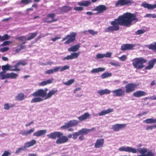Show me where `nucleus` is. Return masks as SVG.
<instances>
[{"label":"nucleus","instance_id":"f257e3e1","mask_svg":"<svg viewBox=\"0 0 156 156\" xmlns=\"http://www.w3.org/2000/svg\"><path fill=\"white\" fill-rule=\"evenodd\" d=\"M138 21V18L135 13L126 12L111 21V26L106 28L104 31L105 32L116 31L119 30V26L129 27L133 22H136Z\"/></svg>","mask_w":156,"mask_h":156},{"label":"nucleus","instance_id":"f03ea898","mask_svg":"<svg viewBox=\"0 0 156 156\" xmlns=\"http://www.w3.org/2000/svg\"><path fill=\"white\" fill-rule=\"evenodd\" d=\"M48 89L45 88L44 89H39L32 94V95L34 98L31 101V103L40 102L43 101L41 98H44V99L46 100L50 98L51 96L56 94L58 90H50L47 94V92Z\"/></svg>","mask_w":156,"mask_h":156},{"label":"nucleus","instance_id":"7ed1b4c3","mask_svg":"<svg viewBox=\"0 0 156 156\" xmlns=\"http://www.w3.org/2000/svg\"><path fill=\"white\" fill-rule=\"evenodd\" d=\"M72 136V134H69L67 136H64L63 133L56 131L47 135V136L50 139H55L56 138H58V139L55 142L57 144H61L67 142L69 140V138H71Z\"/></svg>","mask_w":156,"mask_h":156},{"label":"nucleus","instance_id":"20e7f679","mask_svg":"<svg viewBox=\"0 0 156 156\" xmlns=\"http://www.w3.org/2000/svg\"><path fill=\"white\" fill-rule=\"evenodd\" d=\"M133 65L137 69H141L144 67V64L147 62V60L143 57L137 58L133 61Z\"/></svg>","mask_w":156,"mask_h":156},{"label":"nucleus","instance_id":"39448f33","mask_svg":"<svg viewBox=\"0 0 156 156\" xmlns=\"http://www.w3.org/2000/svg\"><path fill=\"white\" fill-rule=\"evenodd\" d=\"M76 35V33L72 32L70 33L69 34L67 35L63 38L62 41H64L67 40L64 43L66 44H69L71 42H73L75 41Z\"/></svg>","mask_w":156,"mask_h":156},{"label":"nucleus","instance_id":"423d86ee","mask_svg":"<svg viewBox=\"0 0 156 156\" xmlns=\"http://www.w3.org/2000/svg\"><path fill=\"white\" fill-rule=\"evenodd\" d=\"M6 72L3 71L0 72V78L2 80L7 78L16 79L18 76V74L13 73L5 74Z\"/></svg>","mask_w":156,"mask_h":156},{"label":"nucleus","instance_id":"0eeeda50","mask_svg":"<svg viewBox=\"0 0 156 156\" xmlns=\"http://www.w3.org/2000/svg\"><path fill=\"white\" fill-rule=\"evenodd\" d=\"M138 84L134 83H130L126 84L125 86V92L129 93L135 91Z\"/></svg>","mask_w":156,"mask_h":156},{"label":"nucleus","instance_id":"6e6552de","mask_svg":"<svg viewBox=\"0 0 156 156\" xmlns=\"http://www.w3.org/2000/svg\"><path fill=\"white\" fill-rule=\"evenodd\" d=\"M133 2L128 0H118L115 3L116 7L122 6L124 5H130Z\"/></svg>","mask_w":156,"mask_h":156},{"label":"nucleus","instance_id":"1a4fd4ad","mask_svg":"<svg viewBox=\"0 0 156 156\" xmlns=\"http://www.w3.org/2000/svg\"><path fill=\"white\" fill-rule=\"evenodd\" d=\"M78 123V122L76 120H70L66 123L65 125L61 126V128L63 129H66L72 126L77 125Z\"/></svg>","mask_w":156,"mask_h":156},{"label":"nucleus","instance_id":"9d476101","mask_svg":"<svg viewBox=\"0 0 156 156\" xmlns=\"http://www.w3.org/2000/svg\"><path fill=\"white\" fill-rule=\"evenodd\" d=\"M114 96L121 97L124 95L125 91L122 88H119L112 91Z\"/></svg>","mask_w":156,"mask_h":156},{"label":"nucleus","instance_id":"9b49d317","mask_svg":"<svg viewBox=\"0 0 156 156\" xmlns=\"http://www.w3.org/2000/svg\"><path fill=\"white\" fill-rule=\"evenodd\" d=\"M126 124H116L112 126V129L115 131H118L124 128L126 126Z\"/></svg>","mask_w":156,"mask_h":156},{"label":"nucleus","instance_id":"f8f14e48","mask_svg":"<svg viewBox=\"0 0 156 156\" xmlns=\"http://www.w3.org/2000/svg\"><path fill=\"white\" fill-rule=\"evenodd\" d=\"M107 9L106 6L104 5H100L98 6H97L93 10L94 11H98L97 13L96 14L99 13H102L105 11H106Z\"/></svg>","mask_w":156,"mask_h":156},{"label":"nucleus","instance_id":"ddd939ff","mask_svg":"<svg viewBox=\"0 0 156 156\" xmlns=\"http://www.w3.org/2000/svg\"><path fill=\"white\" fill-rule=\"evenodd\" d=\"M72 7L65 5L59 8L60 10L58 12L59 14H62L64 13H67L72 9Z\"/></svg>","mask_w":156,"mask_h":156},{"label":"nucleus","instance_id":"4468645a","mask_svg":"<svg viewBox=\"0 0 156 156\" xmlns=\"http://www.w3.org/2000/svg\"><path fill=\"white\" fill-rule=\"evenodd\" d=\"M104 143V139H98L94 144V147L96 148H101L103 146Z\"/></svg>","mask_w":156,"mask_h":156},{"label":"nucleus","instance_id":"2eb2a0df","mask_svg":"<svg viewBox=\"0 0 156 156\" xmlns=\"http://www.w3.org/2000/svg\"><path fill=\"white\" fill-rule=\"evenodd\" d=\"M141 6L149 10H152L156 8V4L154 5H151L147 3L146 2H144L142 3Z\"/></svg>","mask_w":156,"mask_h":156},{"label":"nucleus","instance_id":"dca6fc26","mask_svg":"<svg viewBox=\"0 0 156 156\" xmlns=\"http://www.w3.org/2000/svg\"><path fill=\"white\" fill-rule=\"evenodd\" d=\"M134 45L131 44H122L121 47V49L123 51L132 49Z\"/></svg>","mask_w":156,"mask_h":156},{"label":"nucleus","instance_id":"f3484780","mask_svg":"<svg viewBox=\"0 0 156 156\" xmlns=\"http://www.w3.org/2000/svg\"><path fill=\"white\" fill-rule=\"evenodd\" d=\"M80 53V52H79L78 53L75 52L72 53L71 54V55H68L67 56L64 58H63V60H68L69 59H72L74 58H77L78 57V56Z\"/></svg>","mask_w":156,"mask_h":156},{"label":"nucleus","instance_id":"a211bd4d","mask_svg":"<svg viewBox=\"0 0 156 156\" xmlns=\"http://www.w3.org/2000/svg\"><path fill=\"white\" fill-rule=\"evenodd\" d=\"M147 94V93L144 91L138 90L134 92L133 95L135 97L139 98L145 96Z\"/></svg>","mask_w":156,"mask_h":156},{"label":"nucleus","instance_id":"6ab92c4d","mask_svg":"<svg viewBox=\"0 0 156 156\" xmlns=\"http://www.w3.org/2000/svg\"><path fill=\"white\" fill-rule=\"evenodd\" d=\"M156 62V58H154L150 60L148 62V65L145 67V69L146 70H149L152 68Z\"/></svg>","mask_w":156,"mask_h":156},{"label":"nucleus","instance_id":"aec40b11","mask_svg":"<svg viewBox=\"0 0 156 156\" xmlns=\"http://www.w3.org/2000/svg\"><path fill=\"white\" fill-rule=\"evenodd\" d=\"M34 131V128H32L29 130H23L20 132V134L23 136H27L31 134Z\"/></svg>","mask_w":156,"mask_h":156},{"label":"nucleus","instance_id":"412c9836","mask_svg":"<svg viewBox=\"0 0 156 156\" xmlns=\"http://www.w3.org/2000/svg\"><path fill=\"white\" fill-rule=\"evenodd\" d=\"M47 132V130L45 129L40 130L35 132L33 135L34 136L39 137L44 135Z\"/></svg>","mask_w":156,"mask_h":156},{"label":"nucleus","instance_id":"4be33fe9","mask_svg":"<svg viewBox=\"0 0 156 156\" xmlns=\"http://www.w3.org/2000/svg\"><path fill=\"white\" fill-rule=\"evenodd\" d=\"M90 116V114L88 112L85 113L83 115H82L78 117L79 120L82 122L85 120L89 118Z\"/></svg>","mask_w":156,"mask_h":156},{"label":"nucleus","instance_id":"5701e85b","mask_svg":"<svg viewBox=\"0 0 156 156\" xmlns=\"http://www.w3.org/2000/svg\"><path fill=\"white\" fill-rule=\"evenodd\" d=\"M77 4L80 6L87 7L91 5V2L88 0L82 1L81 2H78Z\"/></svg>","mask_w":156,"mask_h":156},{"label":"nucleus","instance_id":"b1692460","mask_svg":"<svg viewBox=\"0 0 156 156\" xmlns=\"http://www.w3.org/2000/svg\"><path fill=\"white\" fill-rule=\"evenodd\" d=\"M55 16V13H50L48 14L47 16V19H48V18H50L52 19V20H47L45 21V22L50 23L57 21L58 20V19L54 18Z\"/></svg>","mask_w":156,"mask_h":156},{"label":"nucleus","instance_id":"393cba45","mask_svg":"<svg viewBox=\"0 0 156 156\" xmlns=\"http://www.w3.org/2000/svg\"><path fill=\"white\" fill-rule=\"evenodd\" d=\"M80 47V44H77L71 46L68 49V51L69 52H75L77 51Z\"/></svg>","mask_w":156,"mask_h":156},{"label":"nucleus","instance_id":"a878e982","mask_svg":"<svg viewBox=\"0 0 156 156\" xmlns=\"http://www.w3.org/2000/svg\"><path fill=\"white\" fill-rule=\"evenodd\" d=\"M113 110L112 108L108 109L106 110H104L100 112L99 113V116H103L106 114L109 113L113 112Z\"/></svg>","mask_w":156,"mask_h":156},{"label":"nucleus","instance_id":"bb28decb","mask_svg":"<svg viewBox=\"0 0 156 156\" xmlns=\"http://www.w3.org/2000/svg\"><path fill=\"white\" fill-rule=\"evenodd\" d=\"M10 66H9V64H7L5 65H3L2 66V69L3 71L6 72L5 70L8 71H17L19 70V69H10Z\"/></svg>","mask_w":156,"mask_h":156},{"label":"nucleus","instance_id":"cd10ccee","mask_svg":"<svg viewBox=\"0 0 156 156\" xmlns=\"http://www.w3.org/2000/svg\"><path fill=\"white\" fill-rule=\"evenodd\" d=\"M36 143V141L35 140H33L30 141L28 142L25 143L24 144V146L26 148L33 146Z\"/></svg>","mask_w":156,"mask_h":156},{"label":"nucleus","instance_id":"c85d7f7f","mask_svg":"<svg viewBox=\"0 0 156 156\" xmlns=\"http://www.w3.org/2000/svg\"><path fill=\"white\" fill-rule=\"evenodd\" d=\"M60 67L56 66L53 69H49L46 71L45 72L46 74H51L54 73L58 72L60 69Z\"/></svg>","mask_w":156,"mask_h":156},{"label":"nucleus","instance_id":"c756f323","mask_svg":"<svg viewBox=\"0 0 156 156\" xmlns=\"http://www.w3.org/2000/svg\"><path fill=\"white\" fill-rule=\"evenodd\" d=\"M91 130L90 129H87L85 128H82L81 130L78 131L80 135H83L84 134H87L89 132H90Z\"/></svg>","mask_w":156,"mask_h":156},{"label":"nucleus","instance_id":"7c9ffc66","mask_svg":"<svg viewBox=\"0 0 156 156\" xmlns=\"http://www.w3.org/2000/svg\"><path fill=\"white\" fill-rule=\"evenodd\" d=\"M27 64V60H20L15 65V67H19L20 65L25 66Z\"/></svg>","mask_w":156,"mask_h":156},{"label":"nucleus","instance_id":"2f4dec72","mask_svg":"<svg viewBox=\"0 0 156 156\" xmlns=\"http://www.w3.org/2000/svg\"><path fill=\"white\" fill-rule=\"evenodd\" d=\"M110 92L111 91L107 89L98 91V93L100 95H102L105 94H109Z\"/></svg>","mask_w":156,"mask_h":156},{"label":"nucleus","instance_id":"473e14b6","mask_svg":"<svg viewBox=\"0 0 156 156\" xmlns=\"http://www.w3.org/2000/svg\"><path fill=\"white\" fill-rule=\"evenodd\" d=\"M147 47L149 49L156 52V42L148 45Z\"/></svg>","mask_w":156,"mask_h":156},{"label":"nucleus","instance_id":"72a5a7b5","mask_svg":"<svg viewBox=\"0 0 156 156\" xmlns=\"http://www.w3.org/2000/svg\"><path fill=\"white\" fill-rule=\"evenodd\" d=\"M105 70V68H104L99 67L96 69H94L91 71L92 73H98L100 72H102Z\"/></svg>","mask_w":156,"mask_h":156},{"label":"nucleus","instance_id":"f704fd0d","mask_svg":"<svg viewBox=\"0 0 156 156\" xmlns=\"http://www.w3.org/2000/svg\"><path fill=\"white\" fill-rule=\"evenodd\" d=\"M37 34L38 32H37L29 34V35H30V36L27 38L26 41H29L33 39L37 35Z\"/></svg>","mask_w":156,"mask_h":156},{"label":"nucleus","instance_id":"c9c22d12","mask_svg":"<svg viewBox=\"0 0 156 156\" xmlns=\"http://www.w3.org/2000/svg\"><path fill=\"white\" fill-rule=\"evenodd\" d=\"M52 83V80H48L46 81H44L40 83L39 85L40 86H44L48 84H49Z\"/></svg>","mask_w":156,"mask_h":156},{"label":"nucleus","instance_id":"e433bc0d","mask_svg":"<svg viewBox=\"0 0 156 156\" xmlns=\"http://www.w3.org/2000/svg\"><path fill=\"white\" fill-rule=\"evenodd\" d=\"M24 98V95L23 93H19L16 97V99L18 100L22 101Z\"/></svg>","mask_w":156,"mask_h":156},{"label":"nucleus","instance_id":"4c0bfd02","mask_svg":"<svg viewBox=\"0 0 156 156\" xmlns=\"http://www.w3.org/2000/svg\"><path fill=\"white\" fill-rule=\"evenodd\" d=\"M10 36L7 34H4L3 36L0 35V41H1L8 39Z\"/></svg>","mask_w":156,"mask_h":156},{"label":"nucleus","instance_id":"58836bf2","mask_svg":"<svg viewBox=\"0 0 156 156\" xmlns=\"http://www.w3.org/2000/svg\"><path fill=\"white\" fill-rule=\"evenodd\" d=\"M111 76L112 74L111 73H108V72H105L103 73L101 75V77L102 79H105L108 77Z\"/></svg>","mask_w":156,"mask_h":156},{"label":"nucleus","instance_id":"ea45409f","mask_svg":"<svg viewBox=\"0 0 156 156\" xmlns=\"http://www.w3.org/2000/svg\"><path fill=\"white\" fill-rule=\"evenodd\" d=\"M15 106L14 104L9 105V104L5 103L4 105V108L5 110H8L9 108L13 107Z\"/></svg>","mask_w":156,"mask_h":156},{"label":"nucleus","instance_id":"a19ab883","mask_svg":"<svg viewBox=\"0 0 156 156\" xmlns=\"http://www.w3.org/2000/svg\"><path fill=\"white\" fill-rule=\"evenodd\" d=\"M75 81L74 79H72L69 80L67 82H64L63 83L64 85L66 86H69L71 85Z\"/></svg>","mask_w":156,"mask_h":156},{"label":"nucleus","instance_id":"79ce46f5","mask_svg":"<svg viewBox=\"0 0 156 156\" xmlns=\"http://www.w3.org/2000/svg\"><path fill=\"white\" fill-rule=\"evenodd\" d=\"M154 119L152 118L147 119L144 121L147 124L154 123Z\"/></svg>","mask_w":156,"mask_h":156},{"label":"nucleus","instance_id":"37998d69","mask_svg":"<svg viewBox=\"0 0 156 156\" xmlns=\"http://www.w3.org/2000/svg\"><path fill=\"white\" fill-rule=\"evenodd\" d=\"M32 2V0H21V3L25 5L28 4Z\"/></svg>","mask_w":156,"mask_h":156},{"label":"nucleus","instance_id":"c03bdc74","mask_svg":"<svg viewBox=\"0 0 156 156\" xmlns=\"http://www.w3.org/2000/svg\"><path fill=\"white\" fill-rule=\"evenodd\" d=\"M16 39L20 41H23L26 40L27 39L26 37L25 36H20L16 38Z\"/></svg>","mask_w":156,"mask_h":156},{"label":"nucleus","instance_id":"a18cd8bd","mask_svg":"<svg viewBox=\"0 0 156 156\" xmlns=\"http://www.w3.org/2000/svg\"><path fill=\"white\" fill-rule=\"evenodd\" d=\"M145 30H139L135 32L136 35H140L144 33Z\"/></svg>","mask_w":156,"mask_h":156},{"label":"nucleus","instance_id":"49530a36","mask_svg":"<svg viewBox=\"0 0 156 156\" xmlns=\"http://www.w3.org/2000/svg\"><path fill=\"white\" fill-rule=\"evenodd\" d=\"M25 147H21L18 149L16 151L15 153L16 154H18L23 151H24L26 149Z\"/></svg>","mask_w":156,"mask_h":156},{"label":"nucleus","instance_id":"de8ad7c7","mask_svg":"<svg viewBox=\"0 0 156 156\" xmlns=\"http://www.w3.org/2000/svg\"><path fill=\"white\" fill-rule=\"evenodd\" d=\"M70 67L69 66L66 65L65 66L62 67H61L59 69H60V71L61 72H62L64 70H66L67 69H68Z\"/></svg>","mask_w":156,"mask_h":156},{"label":"nucleus","instance_id":"09e8293b","mask_svg":"<svg viewBox=\"0 0 156 156\" xmlns=\"http://www.w3.org/2000/svg\"><path fill=\"white\" fill-rule=\"evenodd\" d=\"M79 135H80V134L78 132L73 133V139L74 140L76 139Z\"/></svg>","mask_w":156,"mask_h":156},{"label":"nucleus","instance_id":"8fccbe9b","mask_svg":"<svg viewBox=\"0 0 156 156\" xmlns=\"http://www.w3.org/2000/svg\"><path fill=\"white\" fill-rule=\"evenodd\" d=\"M11 154V153L8 151H5L1 156H8Z\"/></svg>","mask_w":156,"mask_h":156},{"label":"nucleus","instance_id":"3c124183","mask_svg":"<svg viewBox=\"0 0 156 156\" xmlns=\"http://www.w3.org/2000/svg\"><path fill=\"white\" fill-rule=\"evenodd\" d=\"M88 32L93 35H94L98 33L97 31H95L92 30H89L88 31Z\"/></svg>","mask_w":156,"mask_h":156},{"label":"nucleus","instance_id":"603ef678","mask_svg":"<svg viewBox=\"0 0 156 156\" xmlns=\"http://www.w3.org/2000/svg\"><path fill=\"white\" fill-rule=\"evenodd\" d=\"M83 7H74V9L76 11H81L83 10Z\"/></svg>","mask_w":156,"mask_h":156},{"label":"nucleus","instance_id":"864d4df0","mask_svg":"<svg viewBox=\"0 0 156 156\" xmlns=\"http://www.w3.org/2000/svg\"><path fill=\"white\" fill-rule=\"evenodd\" d=\"M9 49V47H5L0 49V51L2 52H4L8 51Z\"/></svg>","mask_w":156,"mask_h":156},{"label":"nucleus","instance_id":"5fc2aeb1","mask_svg":"<svg viewBox=\"0 0 156 156\" xmlns=\"http://www.w3.org/2000/svg\"><path fill=\"white\" fill-rule=\"evenodd\" d=\"M119 58L121 61H124L126 59L127 57L126 55H122L121 57H119Z\"/></svg>","mask_w":156,"mask_h":156},{"label":"nucleus","instance_id":"6e6d98bb","mask_svg":"<svg viewBox=\"0 0 156 156\" xmlns=\"http://www.w3.org/2000/svg\"><path fill=\"white\" fill-rule=\"evenodd\" d=\"M112 53L110 52H108L105 54H104V57L106 58H110L111 56Z\"/></svg>","mask_w":156,"mask_h":156},{"label":"nucleus","instance_id":"4d7b16f0","mask_svg":"<svg viewBox=\"0 0 156 156\" xmlns=\"http://www.w3.org/2000/svg\"><path fill=\"white\" fill-rule=\"evenodd\" d=\"M110 64L112 65L115 66H120V64L119 62L114 63L113 62H110Z\"/></svg>","mask_w":156,"mask_h":156},{"label":"nucleus","instance_id":"13d9d810","mask_svg":"<svg viewBox=\"0 0 156 156\" xmlns=\"http://www.w3.org/2000/svg\"><path fill=\"white\" fill-rule=\"evenodd\" d=\"M96 57L98 58H100L104 57V54H98L97 55Z\"/></svg>","mask_w":156,"mask_h":156},{"label":"nucleus","instance_id":"bf43d9fd","mask_svg":"<svg viewBox=\"0 0 156 156\" xmlns=\"http://www.w3.org/2000/svg\"><path fill=\"white\" fill-rule=\"evenodd\" d=\"M10 42L9 41H5L1 44V45L2 46H4L8 44H9L10 43Z\"/></svg>","mask_w":156,"mask_h":156},{"label":"nucleus","instance_id":"052dcab7","mask_svg":"<svg viewBox=\"0 0 156 156\" xmlns=\"http://www.w3.org/2000/svg\"><path fill=\"white\" fill-rule=\"evenodd\" d=\"M15 65L14 66H10V69H19V70H17V71H19L20 70V68H18V67H16L15 66Z\"/></svg>","mask_w":156,"mask_h":156},{"label":"nucleus","instance_id":"680f3d73","mask_svg":"<svg viewBox=\"0 0 156 156\" xmlns=\"http://www.w3.org/2000/svg\"><path fill=\"white\" fill-rule=\"evenodd\" d=\"M154 128V126H147L146 128L147 130H152Z\"/></svg>","mask_w":156,"mask_h":156},{"label":"nucleus","instance_id":"e2e57ef3","mask_svg":"<svg viewBox=\"0 0 156 156\" xmlns=\"http://www.w3.org/2000/svg\"><path fill=\"white\" fill-rule=\"evenodd\" d=\"M20 48L19 49H18L17 50L20 51L22 49H24L26 48V46L25 45H22L21 44L20 45Z\"/></svg>","mask_w":156,"mask_h":156},{"label":"nucleus","instance_id":"0e129e2a","mask_svg":"<svg viewBox=\"0 0 156 156\" xmlns=\"http://www.w3.org/2000/svg\"><path fill=\"white\" fill-rule=\"evenodd\" d=\"M34 123L33 121H32L28 123V124H26V126L27 127L30 126L31 124H33Z\"/></svg>","mask_w":156,"mask_h":156},{"label":"nucleus","instance_id":"69168bd1","mask_svg":"<svg viewBox=\"0 0 156 156\" xmlns=\"http://www.w3.org/2000/svg\"><path fill=\"white\" fill-rule=\"evenodd\" d=\"M152 16V14L151 13H148L146 14L144 16L145 17H151Z\"/></svg>","mask_w":156,"mask_h":156},{"label":"nucleus","instance_id":"338daca9","mask_svg":"<svg viewBox=\"0 0 156 156\" xmlns=\"http://www.w3.org/2000/svg\"><path fill=\"white\" fill-rule=\"evenodd\" d=\"M60 38L58 37H55L54 38H52L51 39V40L52 41H55L56 40H57V39H58Z\"/></svg>","mask_w":156,"mask_h":156},{"label":"nucleus","instance_id":"774afa93","mask_svg":"<svg viewBox=\"0 0 156 156\" xmlns=\"http://www.w3.org/2000/svg\"><path fill=\"white\" fill-rule=\"evenodd\" d=\"M86 14L87 15H93L94 13L90 12H86Z\"/></svg>","mask_w":156,"mask_h":156}]
</instances>
